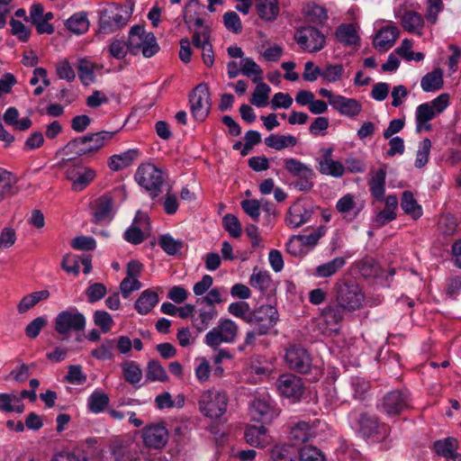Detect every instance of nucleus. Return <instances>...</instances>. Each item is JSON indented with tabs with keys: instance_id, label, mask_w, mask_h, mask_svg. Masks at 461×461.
Instances as JSON below:
<instances>
[{
	"instance_id": "nucleus-63",
	"label": "nucleus",
	"mask_w": 461,
	"mask_h": 461,
	"mask_svg": "<svg viewBox=\"0 0 461 461\" xmlns=\"http://www.w3.org/2000/svg\"><path fill=\"white\" fill-rule=\"evenodd\" d=\"M223 24L226 29L233 33L239 34L242 32V23L237 13L230 11L223 14Z\"/></svg>"
},
{
	"instance_id": "nucleus-4",
	"label": "nucleus",
	"mask_w": 461,
	"mask_h": 461,
	"mask_svg": "<svg viewBox=\"0 0 461 461\" xmlns=\"http://www.w3.org/2000/svg\"><path fill=\"white\" fill-rule=\"evenodd\" d=\"M336 302L348 311H355L361 307L364 294L354 280H339L334 285Z\"/></svg>"
},
{
	"instance_id": "nucleus-17",
	"label": "nucleus",
	"mask_w": 461,
	"mask_h": 461,
	"mask_svg": "<svg viewBox=\"0 0 461 461\" xmlns=\"http://www.w3.org/2000/svg\"><path fill=\"white\" fill-rule=\"evenodd\" d=\"M276 386L280 394L294 400H299L304 390L302 379L290 373L281 375L276 381Z\"/></svg>"
},
{
	"instance_id": "nucleus-32",
	"label": "nucleus",
	"mask_w": 461,
	"mask_h": 461,
	"mask_svg": "<svg viewBox=\"0 0 461 461\" xmlns=\"http://www.w3.org/2000/svg\"><path fill=\"white\" fill-rule=\"evenodd\" d=\"M249 285L253 288L258 289L261 293L266 294L272 290L273 281L268 272L258 270L256 267L250 276Z\"/></svg>"
},
{
	"instance_id": "nucleus-59",
	"label": "nucleus",
	"mask_w": 461,
	"mask_h": 461,
	"mask_svg": "<svg viewBox=\"0 0 461 461\" xmlns=\"http://www.w3.org/2000/svg\"><path fill=\"white\" fill-rule=\"evenodd\" d=\"M411 41L408 39H405L402 41L401 46L396 49V52L408 61H421L424 59L423 53L413 52L412 50H411Z\"/></svg>"
},
{
	"instance_id": "nucleus-40",
	"label": "nucleus",
	"mask_w": 461,
	"mask_h": 461,
	"mask_svg": "<svg viewBox=\"0 0 461 461\" xmlns=\"http://www.w3.org/2000/svg\"><path fill=\"white\" fill-rule=\"evenodd\" d=\"M136 154L134 150H127L121 154L113 155L109 158L108 166L113 171L122 170L131 166Z\"/></svg>"
},
{
	"instance_id": "nucleus-8",
	"label": "nucleus",
	"mask_w": 461,
	"mask_h": 461,
	"mask_svg": "<svg viewBox=\"0 0 461 461\" xmlns=\"http://www.w3.org/2000/svg\"><path fill=\"white\" fill-rule=\"evenodd\" d=\"M227 404L226 393L216 390L204 392L199 400L201 412L211 419L220 418L226 411Z\"/></svg>"
},
{
	"instance_id": "nucleus-20",
	"label": "nucleus",
	"mask_w": 461,
	"mask_h": 461,
	"mask_svg": "<svg viewBox=\"0 0 461 461\" xmlns=\"http://www.w3.org/2000/svg\"><path fill=\"white\" fill-rule=\"evenodd\" d=\"M149 230V217L145 212L138 211L131 226L124 232V240L137 245L144 240V234Z\"/></svg>"
},
{
	"instance_id": "nucleus-54",
	"label": "nucleus",
	"mask_w": 461,
	"mask_h": 461,
	"mask_svg": "<svg viewBox=\"0 0 461 461\" xmlns=\"http://www.w3.org/2000/svg\"><path fill=\"white\" fill-rule=\"evenodd\" d=\"M304 14L307 21L314 24H323L328 18L326 10L316 5H308L304 8Z\"/></svg>"
},
{
	"instance_id": "nucleus-15",
	"label": "nucleus",
	"mask_w": 461,
	"mask_h": 461,
	"mask_svg": "<svg viewBox=\"0 0 461 461\" xmlns=\"http://www.w3.org/2000/svg\"><path fill=\"white\" fill-rule=\"evenodd\" d=\"M250 415L256 421L269 424L279 415V411L269 397L256 398L250 403Z\"/></svg>"
},
{
	"instance_id": "nucleus-49",
	"label": "nucleus",
	"mask_w": 461,
	"mask_h": 461,
	"mask_svg": "<svg viewBox=\"0 0 461 461\" xmlns=\"http://www.w3.org/2000/svg\"><path fill=\"white\" fill-rule=\"evenodd\" d=\"M358 268L364 277H377L381 274L379 263L371 257L364 258L358 263Z\"/></svg>"
},
{
	"instance_id": "nucleus-39",
	"label": "nucleus",
	"mask_w": 461,
	"mask_h": 461,
	"mask_svg": "<svg viewBox=\"0 0 461 461\" xmlns=\"http://www.w3.org/2000/svg\"><path fill=\"white\" fill-rule=\"evenodd\" d=\"M291 438L295 444L303 443L308 441L311 438L314 437L312 426L306 421H299L292 428Z\"/></svg>"
},
{
	"instance_id": "nucleus-31",
	"label": "nucleus",
	"mask_w": 461,
	"mask_h": 461,
	"mask_svg": "<svg viewBox=\"0 0 461 461\" xmlns=\"http://www.w3.org/2000/svg\"><path fill=\"white\" fill-rule=\"evenodd\" d=\"M256 9L258 16L265 21H274L279 14L277 0H257Z\"/></svg>"
},
{
	"instance_id": "nucleus-13",
	"label": "nucleus",
	"mask_w": 461,
	"mask_h": 461,
	"mask_svg": "<svg viewBox=\"0 0 461 461\" xmlns=\"http://www.w3.org/2000/svg\"><path fill=\"white\" fill-rule=\"evenodd\" d=\"M288 367L298 373L306 374L312 367V357L306 348L298 344L291 345L285 352Z\"/></svg>"
},
{
	"instance_id": "nucleus-38",
	"label": "nucleus",
	"mask_w": 461,
	"mask_h": 461,
	"mask_svg": "<svg viewBox=\"0 0 461 461\" xmlns=\"http://www.w3.org/2000/svg\"><path fill=\"white\" fill-rule=\"evenodd\" d=\"M318 169L321 175L330 176L335 178L343 176L346 167L343 163L338 160H319Z\"/></svg>"
},
{
	"instance_id": "nucleus-25",
	"label": "nucleus",
	"mask_w": 461,
	"mask_h": 461,
	"mask_svg": "<svg viewBox=\"0 0 461 461\" xmlns=\"http://www.w3.org/2000/svg\"><path fill=\"white\" fill-rule=\"evenodd\" d=\"M399 36V30L395 26L382 28L374 40V46L380 51L388 50L396 41Z\"/></svg>"
},
{
	"instance_id": "nucleus-56",
	"label": "nucleus",
	"mask_w": 461,
	"mask_h": 461,
	"mask_svg": "<svg viewBox=\"0 0 461 461\" xmlns=\"http://www.w3.org/2000/svg\"><path fill=\"white\" fill-rule=\"evenodd\" d=\"M225 300L221 288H212L205 296L197 299L196 303L197 305L215 307V304L222 303Z\"/></svg>"
},
{
	"instance_id": "nucleus-27",
	"label": "nucleus",
	"mask_w": 461,
	"mask_h": 461,
	"mask_svg": "<svg viewBox=\"0 0 461 461\" xmlns=\"http://www.w3.org/2000/svg\"><path fill=\"white\" fill-rule=\"evenodd\" d=\"M248 444L256 447H265L270 444V437L267 434V429L264 426H249L244 434Z\"/></svg>"
},
{
	"instance_id": "nucleus-64",
	"label": "nucleus",
	"mask_w": 461,
	"mask_h": 461,
	"mask_svg": "<svg viewBox=\"0 0 461 461\" xmlns=\"http://www.w3.org/2000/svg\"><path fill=\"white\" fill-rule=\"evenodd\" d=\"M299 460L300 461H325L324 456L315 447L311 445L304 446L299 450Z\"/></svg>"
},
{
	"instance_id": "nucleus-34",
	"label": "nucleus",
	"mask_w": 461,
	"mask_h": 461,
	"mask_svg": "<svg viewBox=\"0 0 461 461\" xmlns=\"http://www.w3.org/2000/svg\"><path fill=\"white\" fill-rule=\"evenodd\" d=\"M443 84V74L440 68L427 73L420 81V86L425 92L438 91L442 88Z\"/></svg>"
},
{
	"instance_id": "nucleus-22",
	"label": "nucleus",
	"mask_w": 461,
	"mask_h": 461,
	"mask_svg": "<svg viewBox=\"0 0 461 461\" xmlns=\"http://www.w3.org/2000/svg\"><path fill=\"white\" fill-rule=\"evenodd\" d=\"M199 308L193 316V327L199 332L206 330L218 317L216 307L198 305Z\"/></svg>"
},
{
	"instance_id": "nucleus-29",
	"label": "nucleus",
	"mask_w": 461,
	"mask_h": 461,
	"mask_svg": "<svg viewBox=\"0 0 461 461\" xmlns=\"http://www.w3.org/2000/svg\"><path fill=\"white\" fill-rule=\"evenodd\" d=\"M348 311L344 306H341L340 303H337L329 304L321 311V316L325 321V323L330 328V330H336L333 328L339 324V322L344 318L345 312Z\"/></svg>"
},
{
	"instance_id": "nucleus-2",
	"label": "nucleus",
	"mask_w": 461,
	"mask_h": 461,
	"mask_svg": "<svg viewBox=\"0 0 461 461\" xmlns=\"http://www.w3.org/2000/svg\"><path fill=\"white\" fill-rule=\"evenodd\" d=\"M57 166L72 183L74 191L83 190L96 176L94 169L85 167L79 159L70 156H62Z\"/></svg>"
},
{
	"instance_id": "nucleus-58",
	"label": "nucleus",
	"mask_w": 461,
	"mask_h": 461,
	"mask_svg": "<svg viewBox=\"0 0 461 461\" xmlns=\"http://www.w3.org/2000/svg\"><path fill=\"white\" fill-rule=\"evenodd\" d=\"M344 73L342 64L327 65L322 68L321 78L328 83H334L341 79Z\"/></svg>"
},
{
	"instance_id": "nucleus-62",
	"label": "nucleus",
	"mask_w": 461,
	"mask_h": 461,
	"mask_svg": "<svg viewBox=\"0 0 461 461\" xmlns=\"http://www.w3.org/2000/svg\"><path fill=\"white\" fill-rule=\"evenodd\" d=\"M430 149L431 141L429 139L426 138L420 143L415 160L417 168H421L428 163Z\"/></svg>"
},
{
	"instance_id": "nucleus-18",
	"label": "nucleus",
	"mask_w": 461,
	"mask_h": 461,
	"mask_svg": "<svg viewBox=\"0 0 461 461\" xmlns=\"http://www.w3.org/2000/svg\"><path fill=\"white\" fill-rule=\"evenodd\" d=\"M408 406L407 396L399 390L387 393L378 405V409L390 416L399 415Z\"/></svg>"
},
{
	"instance_id": "nucleus-61",
	"label": "nucleus",
	"mask_w": 461,
	"mask_h": 461,
	"mask_svg": "<svg viewBox=\"0 0 461 461\" xmlns=\"http://www.w3.org/2000/svg\"><path fill=\"white\" fill-rule=\"evenodd\" d=\"M222 225L231 237H240L242 231L241 224L235 215L230 213L226 214L222 219Z\"/></svg>"
},
{
	"instance_id": "nucleus-35",
	"label": "nucleus",
	"mask_w": 461,
	"mask_h": 461,
	"mask_svg": "<svg viewBox=\"0 0 461 461\" xmlns=\"http://www.w3.org/2000/svg\"><path fill=\"white\" fill-rule=\"evenodd\" d=\"M65 25L68 31L75 34H83L87 32L89 28V21L86 14L84 12L76 13L69 17Z\"/></svg>"
},
{
	"instance_id": "nucleus-7",
	"label": "nucleus",
	"mask_w": 461,
	"mask_h": 461,
	"mask_svg": "<svg viewBox=\"0 0 461 461\" xmlns=\"http://www.w3.org/2000/svg\"><path fill=\"white\" fill-rule=\"evenodd\" d=\"M190 112L196 122H204L211 113L212 99L206 83L198 84L188 95Z\"/></svg>"
},
{
	"instance_id": "nucleus-33",
	"label": "nucleus",
	"mask_w": 461,
	"mask_h": 461,
	"mask_svg": "<svg viewBox=\"0 0 461 461\" xmlns=\"http://www.w3.org/2000/svg\"><path fill=\"white\" fill-rule=\"evenodd\" d=\"M0 411L22 413L24 411V404L21 397L15 393H0Z\"/></svg>"
},
{
	"instance_id": "nucleus-28",
	"label": "nucleus",
	"mask_w": 461,
	"mask_h": 461,
	"mask_svg": "<svg viewBox=\"0 0 461 461\" xmlns=\"http://www.w3.org/2000/svg\"><path fill=\"white\" fill-rule=\"evenodd\" d=\"M431 104L429 103H423L420 104L416 109V131L420 132L421 131H430L431 124L429 121L434 119L437 114L433 112Z\"/></svg>"
},
{
	"instance_id": "nucleus-24",
	"label": "nucleus",
	"mask_w": 461,
	"mask_h": 461,
	"mask_svg": "<svg viewBox=\"0 0 461 461\" xmlns=\"http://www.w3.org/2000/svg\"><path fill=\"white\" fill-rule=\"evenodd\" d=\"M312 212L299 203L293 204L287 211L285 222L291 228H298L307 222Z\"/></svg>"
},
{
	"instance_id": "nucleus-21",
	"label": "nucleus",
	"mask_w": 461,
	"mask_h": 461,
	"mask_svg": "<svg viewBox=\"0 0 461 461\" xmlns=\"http://www.w3.org/2000/svg\"><path fill=\"white\" fill-rule=\"evenodd\" d=\"M113 201L111 195L104 194L93 203V221L95 223L110 222L113 217Z\"/></svg>"
},
{
	"instance_id": "nucleus-23",
	"label": "nucleus",
	"mask_w": 461,
	"mask_h": 461,
	"mask_svg": "<svg viewBox=\"0 0 461 461\" xmlns=\"http://www.w3.org/2000/svg\"><path fill=\"white\" fill-rule=\"evenodd\" d=\"M331 107L339 114L351 118L357 117L362 111V104L358 100L340 95H337Z\"/></svg>"
},
{
	"instance_id": "nucleus-50",
	"label": "nucleus",
	"mask_w": 461,
	"mask_h": 461,
	"mask_svg": "<svg viewBox=\"0 0 461 461\" xmlns=\"http://www.w3.org/2000/svg\"><path fill=\"white\" fill-rule=\"evenodd\" d=\"M125 380L131 384H137L142 378V371L134 361H126L122 366Z\"/></svg>"
},
{
	"instance_id": "nucleus-45",
	"label": "nucleus",
	"mask_w": 461,
	"mask_h": 461,
	"mask_svg": "<svg viewBox=\"0 0 461 461\" xmlns=\"http://www.w3.org/2000/svg\"><path fill=\"white\" fill-rule=\"evenodd\" d=\"M109 397L102 391L95 390L87 399L88 410L93 413H100L105 410L109 404Z\"/></svg>"
},
{
	"instance_id": "nucleus-10",
	"label": "nucleus",
	"mask_w": 461,
	"mask_h": 461,
	"mask_svg": "<svg viewBox=\"0 0 461 461\" xmlns=\"http://www.w3.org/2000/svg\"><path fill=\"white\" fill-rule=\"evenodd\" d=\"M285 168L296 180L294 186L302 192H309L312 189L313 177L315 176L313 170L298 159L289 158L285 159Z\"/></svg>"
},
{
	"instance_id": "nucleus-36",
	"label": "nucleus",
	"mask_w": 461,
	"mask_h": 461,
	"mask_svg": "<svg viewBox=\"0 0 461 461\" xmlns=\"http://www.w3.org/2000/svg\"><path fill=\"white\" fill-rule=\"evenodd\" d=\"M158 297L155 292L145 290L135 303V309L140 314L149 313L158 303Z\"/></svg>"
},
{
	"instance_id": "nucleus-53",
	"label": "nucleus",
	"mask_w": 461,
	"mask_h": 461,
	"mask_svg": "<svg viewBox=\"0 0 461 461\" xmlns=\"http://www.w3.org/2000/svg\"><path fill=\"white\" fill-rule=\"evenodd\" d=\"M436 453L444 457L453 456L456 453L457 440L454 438H447L434 443Z\"/></svg>"
},
{
	"instance_id": "nucleus-37",
	"label": "nucleus",
	"mask_w": 461,
	"mask_h": 461,
	"mask_svg": "<svg viewBox=\"0 0 461 461\" xmlns=\"http://www.w3.org/2000/svg\"><path fill=\"white\" fill-rule=\"evenodd\" d=\"M346 264L343 257H337L332 260L321 264L315 268L314 275L318 277H330L339 272Z\"/></svg>"
},
{
	"instance_id": "nucleus-1",
	"label": "nucleus",
	"mask_w": 461,
	"mask_h": 461,
	"mask_svg": "<svg viewBox=\"0 0 461 461\" xmlns=\"http://www.w3.org/2000/svg\"><path fill=\"white\" fill-rule=\"evenodd\" d=\"M116 131H100L69 140L58 154L60 156L91 157L105 147L115 136Z\"/></svg>"
},
{
	"instance_id": "nucleus-60",
	"label": "nucleus",
	"mask_w": 461,
	"mask_h": 461,
	"mask_svg": "<svg viewBox=\"0 0 461 461\" xmlns=\"http://www.w3.org/2000/svg\"><path fill=\"white\" fill-rule=\"evenodd\" d=\"M350 388L354 398L363 400L365 399L366 394L369 392L370 384L363 378L354 377L351 380Z\"/></svg>"
},
{
	"instance_id": "nucleus-9",
	"label": "nucleus",
	"mask_w": 461,
	"mask_h": 461,
	"mask_svg": "<svg viewBox=\"0 0 461 461\" xmlns=\"http://www.w3.org/2000/svg\"><path fill=\"white\" fill-rule=\"evenodd\" d=\"M278 312L276 307L266 304L254 310L250 309L247 323L252 328L258 329L259 333H269L278 321Z\"/></svg>"
},
{
	"instance_id": "nucleus-5",
	"label": "nucleus",
	"mask_w": 461,
	"mask_h": 461,
	"mask_svg": "<svg viewBox=\"0 0 461 461\" xmlns=\"http://www.w3.org/2000/svg\"><path fill=\"white\" fill-rule=\"evenodd\" d=\"M86 324V317L76 307L61 311L54 319L55 331L64 338H68L72 332L83 331Z\"/></svg>"
},
{
	"instance_id": "nucleus-48",
	"label": "nucleus",
	"mask_w": 461,
	"mask_h": 461,
	"mask_svg": "<svg viewBox=\"0 0 461 461\" xmlns=\"http://www.w3.org/2000/svg\"><path fill=\"white\" fill-rule=\"evenodd\" d=\"M336 37L340 42L347 45H356L359 41L357 31L352 24H341L336 31Z\"/></svg>"
},
{
	"instance_id": "nucleus-6",
	"label": "nucleus",
	"mask_w": 461,
	"mask_h": 461,
	"mask_svg": "<svg viewBox=\"0 0 461 461\" xmlns=\"http://www.w3.org/2000/svg\"><path fill=\"white\" fill-rule=\"evenodd\" d=\"M239 326L230 319L221 318L217 325L207 332L204 342L212 349H218L221 344H231L236 341Z\"/></svg>"
},
{
	"instance_id": "nucleus-3",
	"label": "nucleus",
	"mask_w": 461,
	"mask_h": 461,
	"mask_svg": "<svg viewBox=\"0 0 461 461\" xmlns=\"http://www.w3.org/2000/svg\"><path fill=\"white\" fill-rule=\"evenodd\" d=\"M127 49L131 54L141 52L145 58L155 55L159 48L152 32H146L142 25H134L129 32Z\"/></svg>"
},
{
	"instance_id": "nucleus-47",
	"label": "nucleus",
	"mask_w": 461,
	"mask_h": 461,
	"mask_svg": "<svg viewBox=\"0 0 461 461\" xmlns=\"http://www.w3.org/2000/svg\"><path fill=\"white\" fill-rule=\"evenodd\" d=\"M240 71L246 77H253L252 81L258 83L262 80L263 70L260 67L251 59L245 58L240 63Z\"/></svg>"
},
{
	"instance_id": "nucleus-26",
	"label": "nucleus",
	"mask_w": 461,
	"mask_h": 461,
	"mask_svg": "<svg viewBox=\"0 0 461 461\" xmlns=\"http://www.w3.org/2000/svg\"><path fill=\"white\" fill-rule=\"evenodd\" d=\"M370 179L368 181V185L370 187V192L373 197H375L378 201H383L384 198L385 192V178H386V169L385 166L382 167L376 171L370 172Z\"/></svg>"
},
{
	"instance_id": "nucleus-14",
	"label": "nucleus",
	"mask_w": 461,
	"mask_h": 461,
	"mask_svg": "<svg viewBox=\"0 0 461 461\" xmlns=\"http://www.w3.org/2000/svg\"><path fill=\"white\" fill-rule=\"evenodd\" d=\"M294 38L301 48L309 52H317L325 44L324 35L313 26L299 28Z\"/></svg>"
},
{
	"instance_id": "nucleus-42",
	"label": "nucleus",
	"mask_w": 461,
	"mask_h": 461,
	"mask_svg": "<svg viewBox=\"0 0 461 461\" xmlns=\"http://www.w3.org/2000/svg\"><path fill=\"white\" fill-rule=\"evenodd\" d=\"M199 6L198 0H190L188 4L185 6L184 9V20L186 24L189 26L192 23H194V25L196 27V30H203V27H210L209 25L204 24V21L200 18L196 17V9Z\"/></svg>"
},
{
	"instance_id": "nucleus-16",
	"label": "nucleus",
	"mask_w": 461,
	"mask_h": 461,
	"mask_svg": "<svg viewBox=\"0 0 461 461\" xmlns=\"http://www.w3.org/2000/svg\"><path fill=\"white\" fill-rule=\"evenodd\" d=\"M359 431L364 437L374 438L377 440L384 439L390 433V428L367 413H361L358 418Z\"/></svg>"
},
{
	"instance_id": "nucleus-51",
	"label": "nucleus",
	"mask_w": 461,
	"mask_h": 461,
	"mask_svg": "<svg viewBox=\"0 0 461 461\" xmlns=\"http://www.w3.org/2000/svg\"><path fill=\"white\" fill-rule=\"evenodd\" d=\"M271 89L269 86L264 82H258V85L252 94L250 103L257 107H264L268 104V95Z\"/></svg>"
},
{
	"instance_id": "nucleus-41",
	"label": "nucleus",
	"mask_w": 461,
	"mask_h": 461,
	"mask_svg": "<svg viewBox=\"0 0 461 461\" xmlns=\"http://www.w3.org/2000/svg\"><path fill=\"white\" fill-rule=\"evenodd\" d=\"M15 178L6 169L0 167V202L14 194Z\"/></svg>"
},
{
	"instance_id": "nucleus-55",
	"label": "nucleus",
	"mask_w": 461,
	"mask_h": 461,
	"mask_svg": "<svg viewBox=\"0 0 461 461\" xmlns=\"http://www.w3.org/2000/svg\"><path fill=\"white\" fill-rule=\"evenodd\" d=\"M131 444V441L129 438H117L111 441L109 447L116 461H121L125 456Z\"/></svg>"
},
{
	"instance_id": "nucleus-11",
	"label": "nucleus",
	"mask_w": 461,
	"mask_h": 461,
	"mask_svg": "<svg viewBox=\"0 0 461 461\" xmlns=\"http://www.w3.org/2000/svg\"><path fill=\"white\" fill-rule=\"evenodd\" d=\"M135 179L140 186L151 192L153 196H157L164 183V173L155 165L146 163L138 167Z\"/></svg>"
},
{
	"instance_id": "nucleus-52",
	"label": "nucleus",
	"mask_w": 461,
	"mask_h": 461,
	"mask_svg": "<svg viewBox=\"0 0 461 461\" xmlns=\"http://www.w3.org/2000/svg\"><path fill=\"white\" fill-rule=\"evenodd\" d=\"M95 65L87 59H80L78 62V77L82 84L88 86L95 81Z\"/></svg>"
},
{
	"instance_id": "nucleus-46",
	"label": "nucleus",
	"mask_w": 461,
	"mask_h": 461,
	"mask_svg": "<svg viewBox=\"0 0 461 461\" xmlns=\"http://www.w3.org/2000/svg\"><path fill=\"white\" fill-rule=\"evenodd\" d=\"M146 380L149 382H164L168 379L167 372L158 360L148 362L145 369Z\"/></svg>"
},
{
	"instance_id": "nucleus-43",
	"label": "nucleus",
	"mask_w": 461,
	"mask_h": 461,
	"mask_svg": "<svg viewBox=\"0 0 461 461\" xmlns=\"http://www.w3.org/2000/svg\"><path fill=\"white\" fill-rule=\"evenodd\" d=\"M401 207L405 213L411 215L413 219H418L422 215L421 206L418 204L411 191L402 193Z\"/></svg>"
},
{
	"instance_id": "nucleus-57",
	"label": "nucleus",
	"mask_w": 461,
	"mask_h": 461,
	"mask_svg": "<svg viewBox=\"0 0 461 461\" xmlns=\"http://www.w3.org/2000/svg\"><path fill=\"white\" fill-rule=\"evenodd\" d=\"M131 13L132 5L131 6L130 12L123 7H120L116 13H114L111 17H109V19L111 20V24H109V30L113 31L126 25L130 20Z\"/></svg>"
},
{
	"instance_id": "nucleus-12",
	"label": "nucleus",
	"mask_w": 461,
	"mask_h": 461,
	"mask_svg": "<svg viewBox=\"0 0 461 461\" xmlns=\"http://www.w3.org/2000/svg\"><path fill=\"white\" fill-rule=\"evenodd\" d=\"M140 436L146 447L161 449L168 441L169 432L164 421H158L144 426Z\"/></svg>"
},
{
	"instance_id": "nucleus-19",
	"label": "nucleus",
	"mask_w": 461,
	"mask_h": 461,
	"mask_svg": "<svg viewBox=\"0 0 461 461\" xmlns=\"http://www.w3.org/2000/svg\"><path fill=\"white\" fill-rule=\"evenodd\" d=\"M211 27H203V30H195L192 36L194 46L202 50V59L205 66L212 67L214 53L210 41Z\"/></svg>"
},
{
	"instance_id": "nucleus-44",
	"label": "nucleus",
	"mask_w": 461,
	"mask_h": 461,
	"mask_svg": "<svg viewBox=\"0 0 461 461\" xmlns=\"http://www.w3.org/2000/svg\"><path fill=\"white\" fill-rule=\"evenodd\" d=\"M265 144L276 150H281L287 147H294L297 144V139L292 135L271 134L265 139Z\"/></svg>"
},
{
	"instance_id": "nucleus-30",
	"label": "nucleus",
	"mask_w": 461,
	"mask_h": 461,
	"mask_svg": "<svg viewBox=\"0 0 461 461\" xmlns=\"http://www.w3.org/2000/svg\"><path fill=\"white\" fill-rule=\"evenodd\" d=\"M401 21L403 29L410 33L420 34V30L424 26L422 15L411 10L405 11L401 17Z\"/></svg>"
}]
</instances>
